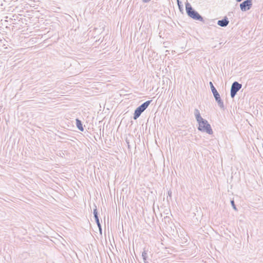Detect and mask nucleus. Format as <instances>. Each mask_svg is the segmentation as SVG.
I'll list each match as a JSON object with an SVG mask.
<instances>
[{
	"label": "nucleus",
	"mask_w": 263,
	"mask_h": 263,
	"mask_svg": "<svg viewBox=\"0 0 263 263\" xmlns=\"http://www.w3.org/2000/svg\"><path fill=\"white\" fill-rule=\"evenodd\" d=\"M199 126L198 129L202 132H205L209 135H212L213 133V130L211 128V125L208 123V121L205 119H202L197 121Z\"/></svg>",
	"instance_id": "f257e3e1"
},
{
	"label": "nucleus",
	"mask_w": 263,
	"mask_h": 263,
	"mask_svg": "<svg viewBox=\"0 0 263 263\" xmlns=\"http://www.w3.org/2000/svg\"><path fill=\"white\" fill-rule=\"evenodd\" d=\"M186 11L187 15L191 18L195 20L203 21L202 17L195 10H194L191 5L186 3L185 4Z\"/></svg>",
	"instance_id": "f03ea898"
},
{
	"label": "nucleus",
	"mask_w": 263,
	"mask_h": 263,
	"mask_svg": "<svg viewBox=\"0 0 263 263\" xmlns=\"http://www.w3.org/2000/svg\"><path fill=\"white\" fill-rule=\"evenodd\" d=\"M152 101V100H148L138 107L135 110L133 119L134 120L138 119L141 114L148 107Z\"/></svg>",
	"instance_id": "7ed1b4c3"
},
{
	"label": "nucleus",
	"mask_w": 263,
	"mask_h": 263,
	"mask_svg": "<svg viewBox=\"0 0 263 263\" xmlns=\"http://www.w3.org/2000/svg\"><path fill=\"white\" fill-rule=\"evenodd\" d=\"M210 87H211V91H212V93L213 94V96H214V98L215 99V100L217 102L218 106H219V107L221 109H223L224 108V104H223V102L221 99L220 95L219 94V93L217 91V90L215 88V87L214 86V85H213V84L212 82H210Z\"/></svg>",
	"instance_id": "20e7f679"
},
{
	"label": "nucleus",
	"mask_w": 263,
	"mask_h": 263,
	"mask_svg": "<svg viewBox=\"0 0 263 263\" xmlns=\"http://www.w3.org/2000/svg\"><path fill=\"white\" fill-rule=\"evenodd\" d=\"M242 85L238 82L235 81L232 84L230 90V95L232 98H233L237 92L241 88Z\"/></svg>",
	"instance_id": "39448f33"
},
{
	"label": "nucleus",
	"mask_w": 263,
	"mask_h": 263,
	"mask_svg": "<svg viewBox=\"0 0 263 263\" xmlns=\"http://www.w3.org/2000/svg\"><path fill=\"white\" fill-rule=\"evenodd\" d=\"M252 5V0H246L240 4V8L242 11H246L250 9Z\"/></svg>",
	"instance_id": "423d86ee"
},
{
	"label": "nucleus",
	"mask_w": 263,
	"mask_h": 263,
	"mask_svg": "<svg viewBox=\"0 0 263 263\" xmlns=\"http://www.w3.org/2000/svg\"><path fill=\"white\" fill-rule=\"evenodd\" d=\"M93 213L94 217L95 219V221H96L97 224L99 229L100 233H101V232H102L101 225L100 222V220H99V217H98L97 209V206L96 205H95V209H93Z\"/></svg>",
	"instance_id": "0eeeda50"
},
{
	"label": "nucleus",
	"mask_w": 263,
	"mask_h": 263,
	"mask_svg": "<svg viewBox=\"0 0 263 263\" xmlns=\"http://www.w3.org/2000/svg\"><path fill=\"white\" fill-rule=\"evenodd\" d=\"M229 23V21L227 17L224 18L219 20L217 22V24L221 27H226Z\"/></svg>",
	"instance_id": "6e6552de"
},
{
	"label": "nucleus",
	"mask_w": 263,
	"mask_h": 263,
	"mask_svg": "<svg viewBox=\"0 0 263 263\" xmlns=\"http://www.w3.org/2000/svg\"><path fill=\"white\" fill-rule=\"evenodd\" d=\"M194 115H195V116L197 121H198L199 120H201L202 119H203V118L201 117V116L200 115L199 110L197 108L195 109V110H194Z\"/></svg>",
	"instance_id": "1a4fd4ad"
},
{
	"label": "nucleus",
	"mask_w": 263,
	"mask_h": 263,
	"mask_svg": "<svg viewBox=\"0 0 263 263\" xmlns=\"http://www.w3.org/2000/svg\"><path fill=\"white\" fill-rule=\"evenodd\" d=\"M76 125H77V128L80 130H81L82 132L84 131V128L83 127L82 122L78 119H76Z\"/></svg>",
	"instance_id": "9d476101"
},
{
	"label": "nucleus",
	"mask_w": 263,
	"mask_h": 263,
	"mask_svg": "<svg viewBox=\"0 0 263 263\" xmlns=\"http://www.w3.org/2000/svg\"><path fill=\"white\" fill-rule=\"evenodd\" d=\"M142 256L143 259V260L144 261V262H147L146 261V259H147V252L145 250V249H144V251H143V252L142 253Z\"/></svg>",
	"instance_id": "9b49d317"
},
{
	"label": "nucleus",
	"mask_w": 263,
	"mask_h": 263,
	"mask_svg": "<svg viewBox=\"0 0 263 263\" xmlns=\"http://www.w3.org/2000/svg\"><path fill=\"white\" fill-rule=\"evenodd\" d=\"M177 4H178V6L180 11H183V5L182 4V3L179 0H177Z\"/></svg>",
	"instance_id": "f8f14e48"
},
{
	"label": "nucleus",
	"mask_w": 263,
	"mask_h": 263,
	"mask_svg": "<svg viewBox=\"0 0 263 263\" xmlns=\"http://www.w3.org/2000/svg\"><path fill=\"white\" fill-rule=\"evenodd\" d=\"M231 204L234 210H235V211H237V209L236 208V206L235 204V202H234V200H231Z\"/></svg>",
	"instance_id": "ddd939ff"
},
{
	"label": "nucleus",
	"mask_w": 263,
	"mask_h": 263,
	"mask_svg": "<svg viewBox=\"0 0 263 263\" xmlns=\"http://www.w3.org/2000/svg\"><path fill=\"white\" fill-rule=\"evenodd\" d=\"M151 0H142L143 2L144 3H147L149 2Z\"/></svg>",
	"instance_id": "4468645a"
},
{
	"label": "nucleus",
	"mask_w": 263,
	"mask_h": 263,
	"mask_svg": "<svg viewBox=\"0 0 263 263\" xmlns=\"http://www.w3.org/2000/svg\"><path fill=\"white\" fill-rule=\"evenodd\" d=\"M168 194L171 197L172 194V192L171 191H168Z\"/></svg>",
	"instance_id": "2eb2a0df"
},
{
	"label": "nucleus",
	"mask_w": 263,
	"mask_h": 263,
	"mask_svg": "<svg viewBox=\"0 0 263 263\" xmlns=\"http://www.w3.org/2000/svg\"><path fill=\"white\" fill-rule=\"evenodd\" d=\"M241 1H242V0H236V1H237V2H241Z\"/></svg>",
	"instance_id": "dca6fc26"
},
{
	"label": "nucleus",
	"mask_w": 263,
	"mask_h": 263,
	"mask_svg": "<svg viewBox=\"0 0 263 263\" xmlns=\"http://www.w3.org/2000/svg\"><path fill=\"white\" fill-rule=\"evenodd\" d=\"M167 216H166L164 217V219H167Z\"/></svg>",
	"instance_id": "f3484780"
},
{
	"label": "nucleus",
	"mask_w": 263,
	"mask_h": 263,
	"mask_svg": "<svg viewBox=\"0 0 263 263\" xmlns=\"http://www.w3.org/2000/svg\"><path fill=\"white\" fill-rule=\"evenodd\" d=\"M145 263H148V262H145Z\"/></svg>",
	"instance_id": "a211bd4d"
}]
</instances>
